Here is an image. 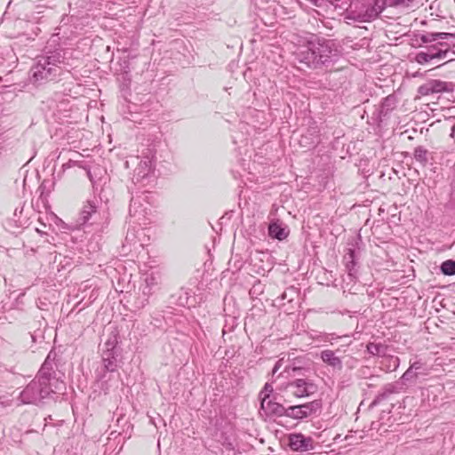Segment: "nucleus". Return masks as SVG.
<instances>
[{"label": "nucleus", "instance_id": "f257e3e1", "mask_svg": "<svg viewBox=\"0 0 455 455\" xmlns=\"http://www.w3.org/2000/svg\"><path fill=\"white\" fill-rule=\"evenodd\" d=\"M48 359L49 357L44 361L36 377L20 394L21 403L38 405L52 393L63 392L66 389L63 381L52 378V367Z\"/></svg>", "mask_w": 455, "mask_h": 455}, {"label": "nucleus", "instance_id": "f03ea898", "mask_svg": "<svg viewBox=\"0 0 455 455\" xmlns=\"http://www.w3.org/2000/svg\"><path fill=\"white\" fill-rule=\"evenodd\" d=\"M385 9V0H355L343 12L347 23L370 22Z\"/></svg>", "mask_w": 455, "mask_h": 455}, {"label": "nucleus", "instance_id": "7ed1b4c3", "mask_svg": "<svg viewBox=\"0 0 455 455\" xmlns=\"http://www.w3.org/2000/svg\"><path fill=\"white\" fill-rule=\"evenodd\" d=\"M64 54L61 51L49 52L39 56L36 63L31 68V79L35 83L51 80L60 72V65L64 63Z\"/></svg>", "mask_w": 455, "mask_h": 455}, {"label": "nucleus", "instance_id": "20e7f679", "mask_svg": "<svg viewBox=\"0 0 455 455\" xmlns=\"http://www.w3.org/2000/svg\"><path fill=\"white\" fill-rule=\"evenodd\" d=\"M311 51H314L319 67L332 61L339 54L334 43L325 39H311Z\"/></svg>", "mask_w": 455, "mask_h": 455}, {"label": "nucleus", "instance_id": "39448f33", "mask_svg": "<svg viewBox=\"0 0 455 455\" xmlns=\"http://www.w3.org/2000/svg\"><path fill=\"white\" fill-rule=\"evenodd\" d=\"M139 160L133 172L132 180L134 183L147 185L153 177V163L149 156H143Z\"/></svg>", "mask_w": 455, "mask_h": 455}, {"label": "nucleus", "instance_id": "423d86ee", "mask_svg": "<svg viewBox=\"0 0 455 455\" xmlns=\"http://www.w3.org/2000/svg\"><path fill=\"white\" fill-rule=\"evenodd\" d=\"M286 389H289L291 393L298 397H307L315 394L317 390V387L309 379H297L292 382L287 384Z\"/></svg>", "mask_w": 455, "mask_h": 455}, {"label": "nucleus", "instance_id": "0eeeda50", "mask_svg": "<svg viewBox=\"0 0 455 455\" xmlns=\"http://www.w3.org/2000/svg\"><path fill=\"white\" fill-rule=\"evenodd\" d=\"M320 408V403L317 401H314L311 403L300 404V405H294L290 406L288 408H285V413L284 415L290 418L293 419H303L309 415H311L313 412L316 411Z\"/></svg>", "mask_w": 455, "mask_h": 455}, {"label": "nucleus", "instance_id": "6e6552de", "mask_svg": "<svg viewBox=\"0 0 455 455\" xmlns=\"http://www.w3.org/2000/svg\"><path fill=\"white\" fill-rule=\"evenodd\" d=\"M289 446L294 451H307L314 449V440L310 436H305L300 433L289 435Z\"/></svg>", "mask_w": 455, "mask_h": 455}, {"label": "nucleus", "instance_id": "1a4fd4ad", "mask_svg": "<svg viewBox=\"0 0 455 455\" xmlns=\"http://www.w3.org/2000/svg\"><path fill=\"white\" fill-rule=\"evenodd\" d=\"M451 84H448L446 82L441 81V80H429L424 84H422L419 89V92L421 95H429L434 93H440L443 92H450L451 91Z\"/></svg>", "mask_w": 455, "mask_h": 455}, {"label": "nucleus", "instance_id": "9d476101", "mask_svg": "<svg viewBox=\"0 0 455 455\" xmlns=\"http://www.w3.org/2000/svg\"><path fill=\"white\" fill-rule=\"evenodd\" d=\"M260 411H262L266 416H283L285 413V408L268 397V394H266L261 398Z\"/></svg>", "mask_w": 455, "mask_h": 455}, {"label": "nucleus", "instance_id": "9b49d317", "mask_svg": "<svg viewBox=\"0 0 455 455\" xmlns=\"http://www.w3.org/2000/svg\"><path fill=\"white\" fill-rule=\"evenodd\" d=\"M448 53V48L436 50L434 47H429L427 48V52H419L416 55L415 60L419 64H425L435 59H445Z\"/></svg>", "mask_w": 455, "mask_h": 455}, {"label": "nucleus", "instance_id": "f8f14e48", "mask_svg": "<svg viewBox=\"0 0 455 455\" xmlns=\"http://www.w3.org/2000/svg\"><path fill=\"white\" fill-rule=\"evenodd\" d=\"M299 60L301 63H305L309 68H318L317 60L314 51H311V40L307 42V45L299 50L297 52Z\"/></svg>", "mask_w": 455, "mask_h": 455}, {"label": "nucleus", "instance_id": "ddd939ff", "mask_svg": "<svg viewBox=\"0 0 455 455\" xmlns=\"http://www.w3.org/2000/svg\"><path fill=\"white\" fill-rule=\"evenodd\" d=\"M98 205L93 200H88L83 206L80 212L79 222L80 224H87L92 216L97 213Z\"/></svg>", "mask_w": 455, "mask_h": 455}, {"label": "nucleus", "instance_id": "4468645a", "mask_svg": "<svg viewBox=\"0 0 455 455\" xmlns=\"http://www.w3.org/2000/svg\"><path fill=\"white\" fill-rule=\"evenodd\" d=\"M321 359L333 369L341 370L342 362L332 350H323L321 353Z\"/></svg>", "mask_w": 455, "mask_h": 455}, {"label": "nucleus", "instance_id": "2eb2a0df", "mask_svg": "<svg viewBox=\"0 0 455 455\" xmlns=\"http://www.w3.org/2000/svg\"><path fill=\"white\" fill-rule=\"evenodd\" d=\"M117 353L102 352L103 368L109 372H114L117 369Z\"/></svg>", "mask_w": 455, "mask_h": 455}, {"label": "nucleus", "instance_id": "dca6fc26", "mask_svg": "<svg viewBox=\"0 0 455 455\" xmlns=\"http://www.w3.org/2000/svg\"><path fill=\"white\" fill-rule=\"evenodd\" d=\"M268 234L271 237L283 240L287 237L288 232L276 222L271 223L268 227Z\"/></svg>", "mask_w": 455, "mask_h": 455}, {"label": "nucleus", "instance_id": "f3484780", "mask_svg": "<svg viewBox=\"0 0 455 455\" xmlns=\"http://www.w3.org/2000/svg\"><path fill=\"white\" fill-rule=\"evenodd\" d=\"M146 286L143 289V293L145 295H150L152 292L153 287L158 284V277L154 275L153 274L148 275L145 278Z\"/></svg>", "mask_w": 455, "mask_h": 455}, {"label": "nucleus", "instance_id": "a211bd4d", "mask_svg": "<svg viewBox=\"0 0 455 455\" xmlns=\"http://www.w3.org/2000/svg\"><path fill=\"white\" fill-rule=\"evenodd\" d=\"M441 270L446 275H455V261L451 259L445 260L441 265Z\"/></svg>", "mask_w": 455, "mask_h": 455}, {"label": "nucleus", "instance_id": "6ab92c4d", "mask_svg": "<svg viewBox=\"0 0 455 455\" xmlns=\"http://www.w3.org/2000/svg\"><path fill=\"white\" fill-rule=\"evenodd\" d=\"M385 347L381 344L369 343L367 351L373 355H382L385 353Z\"/></svg>", "mask_w": 455, "mask_h": 455}, {"label": "nucleus", "instance_id": "aec40b11", "mask_svg": "<svg viewBox=\"0 0 455 455\" xmlns=\"http://www.w3.org/2000/svg\"><path fill=\"white\" fill-rule=\"evenodd\" d=\"M427 151L422 147H418L414 150V157L421 163L427 162Z\"/></svg>", "mask_w": 455, "mask_h": 455}, {"label": "nucleus", "instance_id": "412c9836", "mask_svg": "<svg viewBox=\"0 0 455 455\" xmlns=\"http://www.w3.org/2000/svg\"><path fill=\"white\" fill-rule=\"evenodd\" d=\"M116 344H117V340H116V337L109 339L104 344L105 348H104L103 352L117 353L116 350Z\"/></svg>", "mask_w": 455, "mask_h": 455}, {"label": "nucleus", "instance_id": "4be33fe9", "mask_svg": "<svg viewBox=\"0 0 455 455\" xmlns=\"http://www.w3.org/2000/svg\"><path fill=\"white\" fill-rule=\"evenodd\" d=\"M418 373L415 371H412V368H408L407 371L403 374L402 380L409 381L417 377Z\"/></svg>", "mask_w": 455, "mask_h": 455}, {"label": "nucleus", "instance_id": "5701e85b", "mask_svg": "<svg viewBox=\"0 0 455 455\" xmlns=\"http://www.w3.org/2000/svg\"><path fill=\"white\" fill-rule=\"evenodd\" d=\"M312 2V4L315 5V6H317V7H322L325 2H328L330 4H331L332 5H334L335 7L338 6V2H339L340 0H310Z\"/></svg>", "mask_w": 455, "mask_h": 455}, {"label": "nucleus", "instance_id": "b1692460", "mask_svg": "<svg viewBox=\"0 0 455 455\" xmlns=\"http://www.w3.org/2000/svg\"><path fill=\"white\" fill-rule=\"evenodd\" d=\"M273 392V387L269 384H266L263 390L259 393V398L261 399L266 394H268V397H270V394Z\"/></svg>", "mask_w": 455, "mask_h": 455}, {"label": "nucleus", "instance_id": "393cba45", "mask_svg": "<svg viewBox=\"0 0 455 455\" xmlns=\"http://www.w3.org/2000/svg\"><path fill=\"white\" fill-rule=\"evenodd\" d=\"M140 204V202L137 198H134L132 197V200H131V204H130V211L132 212V210H134V212H137V206Z\"/></svg>", "mask_w": 455, "mask_h": 455}, {"label": "nucleus", "instance_id": "a878e982", "mask_svg": "<svg viewBox=\"0 0 455 455\" xmlns=\"http://www.w3.org/2000/svg\"><path fill=\"white\" fill-rule=\"evenodd\" d=\"M448 36H450V35L447 33H437V34L432 35L433 40L443 39V38H446Z\"/></svg>", "mask_w": 455, "mask_h": 455}, {"label": "nucleus", "instance_id": "bb28decb", "mask_svg": "<svg viewBox=\"0 0 455 455\" xmlns=\"http://www.w3.org/2000/svg\"><path fill=\"white\" fill-rule=\"evenodd\" d=\"M282 363H283V359H280L279 361L276 362V363H275V367L273 368V371H272L273 376L277 372L279 368L282 366Z\"/></svg>", "mask_w": 455, "mask_h": 455}, {"label": "nucleus", "instance_id": "cd10ccee", "mask_svg": "<svg viewBox=\"0 0 455 455\" xmlns=\"http://www.w3.org/2000/svg\"><path fill=\"white\" fill-rule=\"evenodd\" d=\"M421 367L422 363L420 362H415L410 366V368H412V371H415L416 372L418 370H420Z\"/></svg>", "mask_w": 455, "mask_h": 455}, {"label": "nucleus", "instance_id": "c85d7f7f", "mask_svg": "<svg viewBox=\"0 0 455 455\" xmlns=\"http://www.w3.org/2000/svg\"><path fill=\"white\" fill-rule=\"evenodd\" d=\"M413 0H395L396 4L409 5Z\"/></svg>", "mask_w": 455, "mask_h": 455}, {"label": "nucleus", "instance_id": "c756f323", "mask_svg": "<svg viewBox=\"0 0 455 455\" xmlns=\"http://www.w3.org/2000/svg\"><path fill=\"white\" fill-rule=\"evenodd\" d=\"M4 140L3 136L0 134V153L4 150Z\"/></svg>", "mask_w": 455, "mask_h": 455}, {"label": "nucleus", "instance_id": "7c9ffc66", "mask_svg": "<svg viewBox=\"0 0 455 455\" xmlns=\"http://www.w3.org/2000/svg\"><path fill=\"white\" fill-rule=\"evenodd\" d=\"M392 360H393V364H394L395 368H396L399 364V358L395 357V358H392Z\"/></svg>", "mask_w": 455, "mask_h": 455}, {"label": "nucleus", "instance_id": "2f4dec72", "mask_svg": "<svg viewBox=\"0 0 455 455\" xmlns=\"http://www.w3.org/2000/svg\"><path fill=\"white\" fill-rule=\"evenodd\" d=\"M349 256L351 258V264H354V251L349 250Z\"/></svg>", "mask_w": 455, "mask_h": 455}, {"label": "nucleus", "instance_id": "473e14b6", "mask_svg": "<svg viewBox=\"0 0 455 455\" xmlns=\"http://www.w3.org/2000/svg\"><path fill=\"white\" fill-rule=\"evenodd\" d=\"M87 174H88V177H89L90 180H91L92 182H93V179H92V175L91 171H88Z\"/></svg>", "mask_w": 455, "mask_h": 455}, {"label": "nucleus", "instance_id": "72a5a7b5", "mask_svg": "<svg viewBox=\"0 0 455 455\" xmlns=\"http://www.w3.org/2000/svg\"><path fill=\"white\" fill-rule=\"evenodd\" d=\"M293 372L297 371H300L301 369L299 367H292L291 369Z\"/></svg>", "mask_w": 455, "mask_h": 455}, {"label": "nucleus", "instance_id": "f704fd0d", "mask_svg": "<svg viewBox=\"0 0 455 455\" xmlns=\"http://www.w3.org/2000/svg\"><path fill=\"white\" fill-rule=\"evenodd\" d=\"M454 132H455V126L452 127V130H451V136H453L454 135Z\"/></svg>", "mask_w": 455, "mask_h": 455}, {"label": "nucleus", "instance_id": "c9c22d12", "mask_svg": "<svg viewBox=\"0 0 455 455\" xmlns=\"http://www.w3.org/2000/svg\"><path fill=\"white\" fill-rule=\"evenodd\" d=\"M284 371H287L288 374H289L290 373V368L286 367Z\"/></svg>", "mask_w": 455, "mask_h": 455}]
</instances>
